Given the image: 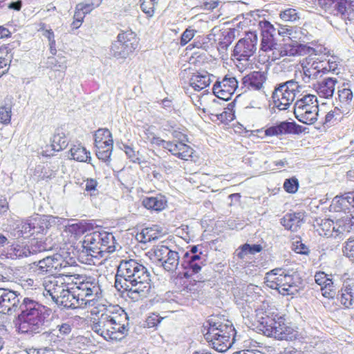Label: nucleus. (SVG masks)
Returning <instances> with one entry per match:
<instances>
[{
  "label": "nucleus",
  "mask_w": 354,
  "mask_h": 354,
  "mask_svg": "<svg viewBox=\"0 0 354 354\" xmlns=\"http://www.w3.org/2000/svg\"><path fill=\"white\" fill-rule=\"evenodd\" d=\"M51 310L29 297H24L17 291L0 288V313L17 314L15 325L21 333H37L50 323L48 317Z\"/></svg>",
  "instance_id": "obj_1"
},
{
  "label": "nucleus",
  "mask_w": 354,
  "mask_h": 354,
  "mask_svg": "<svg viewBox=\"0 0 354 354\" xmlns=\"http://www.w3.org/2000/svg\"><path fill=\"white\" fill-rule=\"evenodd\" d=\"M115 288L127 292L134 301L147 297L151 290L150 272L142 264L134 259L121 261L115 276Z\"/></svg>",
  "instance_id": "obj_2"
},
{
  "label": "nucleus",
  "mask_w": 354,
  "mask_h": 354,
  "mask_svg": "<svg viewBox=\"0 0 354 354\" xmlns=\"http://www.w3.org/2000/svg\"><path fill=\"white\" fill-rule=\"evenodd\" d=\"M203 327L207 330L205 339L218 352L227 351L236 341V330L228 320L224 322L218 317L210 316Z\"/></svg>",
  "instance_id": "obj_3"
},
{
  "label": "nucleus",
  "mask_w": 354,
  "mask_h": 354,
  "mask_svg": "<svg viewBox=\"0 0 354 354\" xmlns=\"http://www.w3.org/2000/svg\"><path fill=\"white\" fill-rule=\"evenodd\" d=\"M258 322L263 333L279 340L292 341L297 338L298 332L286 323L283 316L274 313H258Z\"/></svg>",
  "instance_id": "obj_4"
},
{
  "label": "nucleus",
  "mask_w": 354,
  "mask_h": 354,
  "mask_svg": "<svg viewBox=\"0 0 354 354\" xmlns=\"http://www.w3.org/2000/svg\"><path fill=\"white\" fill-rule=\"evenodd\" d=\"M50 238L34 237L26 241L13 243L7 250V257L11 259H22L42 252L57 250L59 246L51 243Z\"/></svg>",
  "instance_id": "obj_5"
},
{
  "label": "nucleus",
  "mask_w": 354,
  "mask_h": 354,
  "mask_svg": "<svg viewBox=\"0 0 354 354\" xmlns=\"http://www.w3.org/2000/svg\"><path fill=\"white\" fill-rule=\"evenodd\" d=\"M102 230L93 231L87 234L79 252L78 259L82 263L91 264L93 258L103 257Z\"/></svg>",
  "instance_id": "obj_6"
},
{
  "label": "nucleus",
  "mask_w": 354,
  "mask_h": 354,
  "mask_svg": "<svg viewBox=\"0 0 354 354\" xmlns=\"http://www.w3.org/2000/svg\"><path fill=\"white\" fill-rule=\"evenodd\" d=\"M138 46V39L131 30H122L110 48V55L117 59H125Z\"/></svg>",
  "instance_id": "obj_7"
},
{
  "label": "nucleus",
  "mask_w": 354,
  "mask_h": 354,
  "mask_svg": "<svg viewBox=\"0 0 354 354\" xmlns=\"http://www.w3.org/2000/svg\"><path fill=\"white\" fill-rule=\"evenodd\" d=\"M319 6L330 15L344 21H351L354 16V0H320Z\"/></svg>",
  "instance_id": "obj_8"
},
{
  "label": "nucleus",
  "mask_w": 354,
  "mask_h": 354,
  "mask_svg": "<svg viewBox=\"0 0 354 354\" xmlns=\"http://www.w3.org/2000/svg\"><path fill=\"white\" fill-rule=\"evenodd\" d=\"M258 36L256 31H249L240 39L234 48L232 56L239 61H248L257 50Z\"/></svg>",
  "instance_id": "obj_9"
},
{
  "label": "nucleus",
  "mask_w": 354,
  "mask_h": 354,
  "mask_svg": "<svg viewBox=\"0 0 354 354\" xmlns=\"http://www.w3.org/2000/svg\"><path fill=\"white\" fill-rule=\"evenodd\" d=\"M44 296L46 298H50L52 301L59 305L62 298L65 297L66 292L68 289V284L64 281L62 277H50L44 281Z\"/></svg>",
  "instance_id": "obj_10"
},
{
  "label": "nucleus",
  "mask_w": 354,
  "mask_h": 354,
  "mask_svg": "<svg viewBox=\"0 0 354 354\" xmlns=\"http://www.w3.org/2000/svg\"><path fill=\"white\" fill-rule=\"evenodd\" d=\"M64 257L59 253L48 255L43 259L34 261L30 264V269L37 274H51L53 270H57L63 267Z\"/></svg>",
  "instance_id": "obj_11"
},
{
  "label": "nucleus",
  "mask_w": 354,
  "mask_h": 354,
  "mask_svg": "<svg viewBox=\"0 0 354 354\" xmlns=\"http://www.w3.org/2000/svg\"><path fill=\"white\" fill-rule=\"evenodd\" d=\"M77 288L80 291L77 294V297L81 299V304L84 306L93 305L91 302L98 298L97 295L100 291L98 283L91 277L86 278V280L80 282Z\"/></svg>",
  "instance_id": "obj_12"
},
{
  "label": "nucleus",
  "mask_w": 354,
  "mask_h": 354,
  "mask_svg": "<svg viewBox=\"0 0 354 354\" xmlns=\"http://www.w3.org/2000/svg\"><path fill=\"white\" fill-rule=\"evenodd\" d=\"M305 129V127L297 124L295 121L285 120L266 128L264 132L266 136H279L287 134L299 135Z\"/></svg>",
  "instance_id": "obj_13"
},
{
  "label": "nucleus",
  "mask_w": 354,
  "mask_h": 354,
  "mask_svg": "<svg viewBox=\"0 0 354 354\" xmlns=\"http://www.w3.org/2000/svg\"><path fill=\"white\" fill-rule=\"evenodd\" d=\"M113 322H115V313L106 309L97 319H94L91 329L106 341L107 337H110L109 334L111 333V326Z\"/></svg>",
  "instance_id": "obj_14"
},
{
  "label": "nucleus",
  "mask_w": 354,
  "mask_h": 354,
  "mask_svg": "<svg viewBox=\"0 0 354 354\" xmlns=\"http://www.w3.org/2000/svg\"><path fill=\"white\" fill-rule=\"evenodd\" d=\"M119 310L121 313H115V322L111 326L110 337H107L106 341L122 340L128 333V316L122 308H120Z\"/></svg>",
  "instance_id": "obj_15"
},
{
  "label": "nucleus",
  "mask_w": 354,
  "mask_h": 354,
  "mask_svg": "<svg viewBox=\"0 0 354 354\" xmlns=\"http://www.w3.org/2000/svg\"><path fill=\"white\" fill-rule=\"evenodd\" d=\"M48 319L50 322V324L45 329L37 333L39 334L38 337L39 342L46 344L47 346L44 348H39L37 351V354L44 353L45 351L48 352L51 351L50 346H53L64 339V337L58 334L57 328H52L46 330L51 324V319L49 318V316L48 317ZM35 334L36 333H32V335H33Z\"/></svg>",
  "instance_id": "obj_16"
},
{
  "label": "nucleus",
  "mask_w": 354,
  "mask_h": 354,
  "mask_svg": "<svg viewBox=\"0 0 354 354\" xmlns=\"http://www.w3.org/2000/svg\"><path fill=\"white\" fill-rule=\"evenodd\" d=\"M288 270L282 268H277L271 270L266 273L265 283L266 286L273 290H277L278 292L282 295L281 291L285 288V281H286Z\"/></svg>",
  "instance_id": "obj_17"
},
{
  "label": "nucleus",
  "mask_w": 354,
  "mask_h": 354,
  "mask_svg": "<svg viewBox=\"0 0 354 354\" xmlns=\"http://www.w3.org/2000/svg\"><path fill=\"white\" fill-rule=\"evenodd\" d=\"M180 255L179 265L183 270V272L179 273L180 277L188 279L201 270L202 266H204L202 259L200 261L194 259L192 257H189V254Z\"/></svg>",
  "instance_id": "obj_18"
},
{
  "label": "nucleus",
  "mask_w": 354,
  "mask_h": 354,
  "mask_svg": "<svg viewBox=\"0 0 354 354\" xmlns=\"http://www.w3.org/2000/svg\"><path fill=\"white\" fill-rule=\"evenodd\" d=\"M295 97V93H290L286 91L281 90L279 86H276L272 94L273 107L272 110L274 111L275 108L279 111L287 110Z\"/></svg>",
  "instance_id": "obj_19"
},
{
  "label": "nucleus",
  "mask_w": 354,
  "mask_h": 354,
  "mask_svg": "<svg viewBox=\"0 0 354 354\" xmlns=\"http://www.w3.org/2000/svg\"><path fill=\"white\" fill-rule=\"evenodd\" d=\"M313 48L306 44L298 43L290 39L289 43H285L278 49L279 56H299L310 53Z\"/></svg>",
  "instance_id": "obj_20"
},
{
  "label": "nucleus",
  "mask_w": 354,
  "mask_h": 354,
  "mask_svg": "<svg viewBox=\"0 0 354 354\" xmlns=\"http://www.w3.org/2000/svg\"><path fill=\"white\" fill-rule=\"evenodd\" d=\"M302 279L299 274L292 270H288L285 288L281 290L282 295H295L302 286Z\"/></svg>",
  "instance_id": "obj_21"
},
{
  "label": "nucleus",
  "mask_w": 354,
  "mask_h": 354,
  "mask_svg": "<svg viewBox=\"0 0 354 354\" xmlns=\"http://www.w3.org/2000/svg\"><path fill=\"white\" fill-rule=\"evenodd\" d=\"M304 212L287 213L281 218L280 223L286 230L295 232L304 223Z\"/></svg>",
  "instance_id": "obj_22"
},
{
  "label": "nucleus",
  "mask_w": 354,
  "mask_h": 354,
  "mask_svg": "<svg viewBox=\"0 0 354 354\" xmlns=\"http://www.w3.org/2000/svg\"><path fill=\"white\" fill-rule=\"evenodd\" d=\"M266 79V73L254 71L244 76L242 78L241 84L248 89L259 91L263 87Z\"/></svg>",
  "instance_id": "obj_23"
},
{
  "label": "nucleus",
  "mask_w": 354,
  "mask_h": 354,
  "mask_svg": "<svg viewBox=\"0 0 354 354\" xmlns=\"http://www.w3.org/2000/svg\"><path fill=\"white\" fill-rule=\"evenodd\" d=\"M51 219L50 216L46 215H37L30 218V225L32 229L31 236L46 234L48 230L51 227Z\"/></svg>",
  "instance_id": "obj_24"
},
{
  "label": "nucleus",
  "mask_w": 354,
  "mask_h": 354,
  "mask_svg": "<svg viewBox=\"0 0 354 354\" xmlns=\"http://www.w3.org/2000/svg\"><path fill=\"white\" fill-rule=\"evenodd\" d=\"M351 192H348L334 197L329 207V210L339 212L350 209L352 207V195L351 196Z\"/></svg>",
  "instance_id": "obj_25"
},
{
  "label": "nucleus",
  "mask_w": 354,
  "mask_h": 354,
  "mask_svg": "<svg viewBox=\"0 0 354 354\" xmlns=\"http://www.w3.org/2000/svg\"><path fill=\"white\" fill-rule=\"evenodd\" d=\"M337 80L335 77H326L315 85V91L320 97L331 98L335 92Z\"/></svg>",
  "instance_id": "obj_26"
},
{
  "label": "nucleus",
  "mask_w": 354,
  "mask_h": 354,
  "mask_svg": "<svg viewBox=\"0 0 354 354\" xmlns=\"http://www.w3.org/2000/svg\"><path fill=\"white\" fill-rule=\"evenodd\" d=\"M301 109H294L295 118L301 123L306 124H314L317 120L319 115V105H314L309 107V111Z\"/></svg>",
  "instance_id": "obj_27"
},
{
  "label": "nucleus",
  "mask_w": 354,
  "mask_h": 354,
  "mask_svg": "<svg viewBox=\"0 0 354 354\" xmlns=\"http://www.w3.org/2000/svg\"><path fill=\"white\" fill-rule=\"evenodd\" d=\"M167 199L165 196L158 194L156 196H145L142 198V204L147 209L160 212L167 206Z\"/></svg>",
  "instance_id": "obj_28"
},
{
  "label": "nucleus",
  "mask_w": 354,
  "mask_h": 354,
  "mask_svg": "<svg viewBox=\"0 0 354 354\" xmlns=\"http://www.w3.org/2000/svg\"><path fill=\"white\" fill-rule=\"evenodd\" d=\"M335 236H338L344 233L354 232V216H345L337 219L335 222Z\"/></svg>",
  "instance_id": "obj_29"
},
{
  "label": "nucleus",
  "mask_w": 354,
  "mask_h": 354,
  "mask_svg": "<svg viewBox=\"0 0 354 354\" xmlns=\"http://www.w3.org/2000/svg\"><path fill=\"white\" fill-rule=\"evenodd\" d=\"M95 146L96 148L95 154L98 159L104 162H109L113 151V140L109 139V140H105L104 145L100 143L99 145H95Z\"/></svg>",
  "instance_id": "obj_30"
},
{
  "label": "nucleus",
  "mask_w": 354,
  "mask_h": 354,
  "mask_svg": "<svg viewBox=\"0 0 354 354\" xmlns=\"http://www.w3.org/2000/svg\"><path fill=\"white\" fill-rule=\"evenodd\" d=\"M211 83L210 75L205 72V73H194L189 80L190 86L195 91H201L202 89L209 86Z\"/></svg>",
  "instance_id": "obj_31"
},
{
  "label": "nucleus",
  "mask_w": 354,
  "mask_h": 354,
  "mask_svg": "<svg viewBox=\"0 0 354 354\" xmlns=\"http://www.w3.org/2000/svg\"><path fill=\"white\" fill-rule=\"evenodd\" d=\"M180 254L178 251L171 250L161 263V266L167 272L175 271L180 263Z\"/></svg>",
  "instance_id": "obj_32"
},
{
  "label": "nucleus",
  "mask_w": 354,
  "mask_h": 354,
  "mask_svg": "<svg viewBox=\"0 0 354 354\" xmlns=\"http://www.w3.org/2000/svg\"><path fill=\"white\" fill-rule=\"evenodd\" d=\"M213 87L214 90L221 88L223 90L224 89L235 92V91L238 88V81L234 77L227 75H225L221 81L217 80L214 83Z\"/></svg>",
  "instance_id": "obj_33"
},
{
  "label": "nucleus",
  "mask_w": 354,
  "mask_h": 354,
  "mask_svg": "<svg viewBox=\"0 0 354 354\" xmlns=\"http://www.w3.org/2000/svg\"><path fill=\"white\" fill-rule=\"evenodd\" d=\"M58 306H62L66 308L75 309L78 307H83L84 305L81 304V299L77 297V294L72 292L69 288L66 292L65 297L62 298Z\"/></svg>",
  "instance_id": "obj_34"
},
{
  "label": "nucleus",
  "mask_w": 354,
  "mask_h": 354,
  "mask_svg": "<svg viewBox=\"0 0 354 354\" xmlns=\"http://www.w3.org/2000/svg\"><path fill=\"white\" fill-rule=\"evenodd\" d=\"M71 158L79 162H88L91 159L90 152L80 144L73 145L70 150Z\"/></svg>",
  "instance_id": "obj_35"
},
{
  "label": "nucleus",
  "mask_w": 354,
  "mask_h": 354,
  "mask_svg": "<svg viewBox=\"0 0 354 354\" xmlns=\"http://www.w3.org/2000/svg\"><path fill=\"white\" fill-rule=\"evenodd\" d=\"M263 248L260 244H249L248 243L241 245L236 250V256L240 259H243L248 254H255L260 252Z\"/></svg>",
  "instance_id": "obj_36"
},
{
  "label": "nucleus",
  "mask_w": 354,
  "mask_h": 354,
  "mask_svg": "<svg viewBox=\"0 0 354 354\" xmlns=\"http://www.w3.org/2000/svg\"><path fill=\"white\" fill-rule=\"evenodd\" d=\"M261 50L265 52L271 50H277L276 46L277 44L274 41L273 35L268 31H261Z\"/></svg>",
  "instance_id": "obj_37"
},
{
  "label": "nucleus",
  "mask_w": 354,
  "mask_h": 354,
  "mask_svg": "<svg viewBox=\"0 0 354 354\" xmlns=\"http://www.w3.org/2000/svg\"><path fill=\"white\" fill-rule=\"evenodd\" d=\"M102 250L103 253H111L115 250V239L112 233L102 230Z\"/></svg>",
  "instance_id": "obj_38"
},
{
  "label": "nucleus",
  "mask_w": 354,
  "mask_h": 354,
  "mask_svg": "<svg viewBox=\"0 0 354 354\" xmlns=\"http://www.w3.org/2000/svg\"><path fill=\"white\" fill-rule=\"evenodd\" d=\"M235 28H229L222 32V38L218 42L219 47L223 50H226L232 43L235 38Z\"/></svg>",
  "instance_id": "obj_39"
},
{
  "label": "nucleus",
  "mask_w": 354,
  "mask_h": 354,
  "mask_svg": "<svg viewBox=\"0 0 354 354\" xmlns=\"http://www.w3.org/2000/svg\"><path fill=\"white\" fill-rule=\"evenodd\" d=\"M48 67L56 71H64L67 68V60L65 57H49L47 62Z\"/></svg>",
  "instance_id": "obj_40"
},
{
  "label": "nucleus",
  "mask_w": 354,
  "mask_h": 354,
  "mask_svg": "<svg viewBox=\"0 0 354 354\" xmlns=\"http://www.w3.org/2000/svg\"><path fill=\"white\" fill-rule=\"evenodd\" d=\"M310 105H319L317 97L315 95L308 94L297 100L295 104V109H304Z\"/></svg>",
  "instance_id": "obj_41"
},
{
  "label": "nucleus",
  "mask_w": 354,
  "mask_h": 354,
  "mask_svg": "<svg viewBox=\"0 0 354 354\" xmlns=\"http://www.w3.org/2000/svg\"><path fill=\"white\" fill-rule=\"evenodd\" d=\"M178 152L176 153V157L183 160L192 158L194 150L191 147L182 142H178Z\"/></svg>",
  "instance_id": "obj_42"
},
{
  "label": "nucleus",
  "mask_w": 354,
  "mask_h": 354,
  "mask_svg": "<svg viewBox=\"0 0 354 354\" xmlns=\"http://www.w3.org/2000/svg\"><path fill=\"white\" fill-rule=\"evenodd\" d=\"M93 229V223L83 221L69 225V231L75 234H83Z\"/></svg>",
  "instance_id": "obj_43"
},
{
  "label": "nucleus",
  "mask_w": 354,
  "mask_h": 354,
  "mask_svg": "<svg viewBox=\"0 0 354 354\" xmlns=\"http://www.w3.org/2000/svg\"><path fill=\"white\" fill-rule=\"evenodd\" d=\"M102 0H85L84 2L77 3L78 9L82 11L86 15L91 12L95 8L99 7Z\"/></svg>",
  "instance_id": "obj_44"
},
{
  "label": "nucleus",
  "mask_w": 354,
  "mask_h": 354,
  "mask_svg": "<svg viewBox=\"0 0 354 354\" xmlns=\"http://www.w3.org/2000/svg\"><path fill=\"white\" fill-rule=\"evenodd\" d=\"M213 93L214 95L218 98L214 99L212 100V105L216 106L218 104H221L219 100H221L223 102H227L230 100L234 92L217 88L216 90L213 89Z\"/></svg>",
  "instance_id": "obj_45"
},
{
  "label": "nucleus",
  "mask_w": 354,
  "mask_h": 354,
  "mask_svg": "<svg viewBox=\"0 0 354 354\" xmlns=\"http://www.w3.org/2000/svg\"><path fill=\"white\" fill-rule=\"evenodd\" d=\"M324 236H334L335 227V222L330 218H324L320 220V223H317Z\"/></svg>",
  "instance_id": "obj_46"
},
{
  "label": "nucleus",
  "mask_w": 354,
  "mask_h": 354,
  "mask_svg": "<svg viewBox=\"0 0 354 354\" xmlns=\"http://www.w3.org/2000/svg\"><path fill=\"white\" fill-rule=\"evenodd\" d=\"M315 281L322 288H329L333 286V281L331 278L324 272H317L315 275Z\"/></svg>",
  "instance_id": "obj_47"
},
{
  "label": "nucleus",
  "mask_w": 354,
  "mask_h": 354,
  "mask_svg": "<svg viewBox=\"0 0 354 354\" xmlns=\"http://www.w3.org/2000/svg\"><path fill=\"white\" fill-rule=\"evenodd\" d=\"M113 139L112 134L108 129H99L94 134V143L99 145L100 143L104 144L105 140Z\"/></svg>",
  "instance_id": "obj_48"
},
{
  "label": "nucleus",
  "mask_w": 354,
  "mask_h": 354,
  "mask_svg": "<svg viewBox=\"0 0 354 354\" xmlns=\"http://www.w3.org/2000/svg\"><path fill=\"white\" fill-rule=\"evenodd\" d=\"M299 186V180L296 177L294 176L286 179L283 183V187L287 193L295 194L297 192Z\"/></svg>",
  "instance_id": "obj_49"
},
{
  "label": "nucleus",
  "mask_w": 354,
  "mask_h": 354,
  "mask_svg": "<svg viewBox=\"0 0 354 354\" xmlns=\"http://www.w3.org/2000/svg\"><path fill=\"white\" fill-rule=\"evenodd\" d=\"M171 249L166 245H157L153 249V254L156 261L161 263L169 252H171Z\"/></svg>",
  "instance_id": "obj_50"
},
{
  "label": "nucleus",
  "mask_w": 354,
  "mask_h": 354,
  "mask_svg": "<svg viewBox=\"0 0 354 354\" xmlns=\"http://www.w3.org/2000/svg\"><path fill=\"white\" fill-rule=\"evenodd\" d=\"M98 183L94 178H87L84 180V189L91 196H94L98 194L99 192L97 189Z\"/></svg>",
  "instance_id": "obj_51"
},
{
  "label": "nucleus",
  "mask_w": 354,
  "mask_h": 354,
  "mask_svg": "<svg viewBox=\"0 0 354 354\" xmlns=\"http://www.w3.org/2000/svg\"><path fill=\"white\" fill-rule=\"evenodd\" d=\"M145 233L148 237V240L154 241L162 236V229L158 225H153L150 227H145Z\"/></svg>",
  "instance_id": "obj_52"
},
{
  "label": "nucleus",
  "mask_w": 354,
  "mask_h": 354,
  "mask_svg": "<svg viewBox=\"0 0 354 354\" xmlns=\"http://www.w3.org/2000/svg\"><path fill=\"white\" fill-rule=\"evenodd\" d=\"M338 97L342 103H346L350 104L353 99V92L348 88H338Z\"/></svg>",
  "instance_id": "obj_53"
},
{
  "label": "nucleus",
  "mask_w": 354,
  "mask_h": 354,
  "mask_svg": "<svg viewBox=\"0 0 354 354\" xmlns=\"http://www.w3.org/2000/svg\"><path fill=\"white\" fill-rule=\"evenodd\" d=\"M12 107L9 104L0 106V122L4 124H8L11 120Z\"/></svg>",
  "instance_id": "obj_54"
},
{
  "label": "nucleus",
  "mask_w": 354,
  "mask_h": 354,
  "mask_svg": "<svg viewBox=\"0 0 354 354\" xmlns=\"http://www.w3.org/2000/svg\"><path fill=\"white\" fill-rule=\"evenodd\" d=\"M281 19L284 21H295L299 19L298 13L295 9L288 8L280 13Z\"/></svg>",
  "instance_id": "obj_55"
},
{
  "label": "nucleus",
  "mask_w": 354,
  "mask_h": 354,
  "mask_svg": "<svg viewBox=\"0 0 354 354\" xmlns=\"http://www.w3.org/2000/svg\"><path fill=\"white\" fill-rule=\"evenodd\" d=\"M187 250L179 249V251L180 252V254L187 255L189 254V257H192L194 259H198V261H200L202 259L201 255L202 252L199 251L198 245H189L187 248Z\"/></svg>",
  "instance_id": "obj_56"
},
{
  "label": "nucleus",
  "mask_w": 354,
  "mask_h": 354,
  "mask_svg": "<svg viewBox=\"0 0 354 354\" xmlns=\"http://www.w3.org/2000/svg\"><path fill=\"white\" fill-rule=\"evenodd\" d=\"M67 146L66 139L59 134L54 135L52 139V147L55 151H61Z\"/></svg>",
  "instance_id": "obj_57"
},
{
  "label": "nucleus",
  "mask_w": 354,
  "mask_h": 354,
  "mask_svg": "<svg viewBox=\"0 0 354 354\" xmlns=\"http://www.w3.org/2000/svg\"><path fill=\"white\" fill-rule=\"evenodd\" d=\"M210 115L213 117H211V120L212 121L214 122L218 120L222 123L231 121L234 118V114L232 113H228L227 111H224L221 113H210Z\"/></svg>",
  "instance_id": "obj_58"
},
{
  "label": "nucleus",
  "mask_w": 354,
  "mask_h": 354,
  "mask_svg": "<svg viewBox=\"0 0 354 354\" xmlns=\"http://www.w3.org/2000/svg\"><path fill=\"white\" fill-rule=\"evenodd\" d=\"M162 319L163 318L157 313H151L145 320V326L147 328L156 327L161 322Z\"/></svg>",
  "instance_id": "obj_59"
},
{
  "label": "nucleus",
  "mask_w": 354,
  "mask_h": 354,
  "mask_svg": "<svg viewBox=\"0 0 354 354\" xmlns=\"http://www.w3.org/2000/svg\"><path fill=\"white\" fill-rule=\"evenodd\" d=\"M343 252L351 261L354 262V239L350 238L345 242Z\"/></svg>",
  "instance_id": "obj_60"
},
{
  "label": "nucleus",
  "mask_w": 354,
  "mask_h": 354,
  "mask_svg": "<svg viewBox=\"0 0 354 354\" xmlns=\"http://www.w3.org/2000/svg\"><path fill=\"white\" fill-rule=\"evenodd\" d=\"M122 147L120 148L124 150L128 158L134 163H140V159L136 156L134 149L129 145L122 143Z\"/></svg>",
  "instance_id": "obj_61"
},
{
  "label": "nucleus",
  "mask_w": 354,
  "mask_h": 354,
  "mask_svg": "<svg viewBox=\"0 0 354 354\" xmlns=\"http://www.w3.org/2000/svg\"><path fill=\"white\" fill-rule=\"evenodd\" d=\"M340 302L346 308H354V294H349L348 292H342Z\"/></svg>",
  "instance_id": "obj_62"
},
{
  "label": "nucleus",
  "mask_w": 354,
  "mask_h": 354,
  "mask_svg": "<svg viewBox=\"0 0 354 354\" xmlns=\"http://www.w3.org/2000/svg\"><path fill=\"white\" fill-rule=\"evenodd\" d=\"M18 228L17 234L19 237L31 236L32 229L30 225V218L21 223Z\"/></svg>",
  "instance_id": "obj_63"
},
{
  "label": "nucleus",
  "mask_w": 354,
  "mask_h": 354,
  "mask_svg": "<svg viewBox=\"0 0 354 354\" xmlns=\"http://www.w3.org/2000/svg\"><path fill=\"white\" fill-rule=\"evenodd\" d=\"M277 86H279V88H281V90L283 91H286L290 93H295L297 88L299 86L297 82L293 80L281 83L279 84H277Z\"/></svg>",
  "instance_id": "obj_64"
}]
</instances>
